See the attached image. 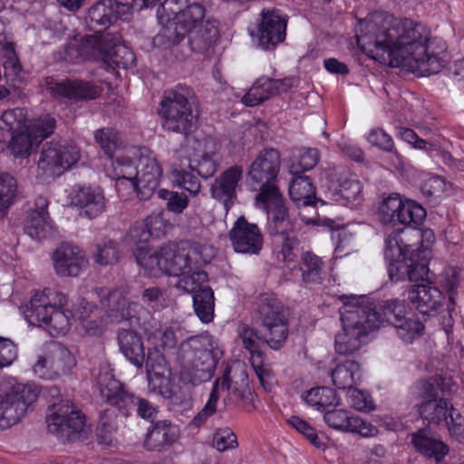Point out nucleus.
I'll return each instance as SVG.
<instances>
[{
  "label": "nucleus",
  "mask_w": 464,
  "mask_h": 464,
  "mask_svg": "<svg viewBox=\"0 0 464 464\" xmlns=\"http://www.w3.org/2000/svg\"><path fill=\"white\" fill-rule=\"evenodd\" d=\"M430 34L408 18L375 14L360 23L358 45L391 67H401L421 76L438 73L443 62L430 51Z\"/></svg>",
  "instance_id": "1"
},
{
  "label": "nucleus",
  "mask_w": 464,
  "mask_h": 464,
  "mask_svg": "<svg viewBox=\"0 0 464 464\" xmlns=\"http://www.w3.org/2000/svg\"><path fill=\"white\" fill-rule=\"evenodd\" d=\"M280 153L275 149L262 150L253 161L248 170L249 178L262 184L256 195V204L266 212L272 220L273 231H285L289 227L288 210L284 198L274 181L279 173Z\"/></svg>",
  "instance_id": "2"
},
{
  "label": "nucleus",
  "mask_w": 464,
  "mask_h": 464,
  "mask_svg": "<svg viewBox=\"0 0 464 464\" xmlns=\"http://www.w3.org/2000/svg\"><path fill=\"white\" fill-rule=\"evenodd\" d=\"M67 295L53 289L36 292L30 299L24 316L30 324L44 327L52 336L65 334L71 326L72 313L64 306Z\"/></svg>",
  "instance_id": "3"
},
{
  "label": "nucleus",
  "mask_w": 464,
  "mask_h": 464,
  "mask_svg": "<svg viewBox=\"0 0 464 464\" xmlns=\"http://www.w3.org/2000/svg\"><path fill=\"white\" fill-rule=\"evenodd\" d=\"M212 351V339L208 334L186 336L180 342L176 360L183 383L197 386L211 379L216 368Z\"/></svg>",
  "instance_id": "4"
},
{
  "label": "nucleus",
  "mask_w": 464,
  "mask_h": 464,
  "mask_svg": "<svg viewBox=\"0 0 464 464\" xmlns=\"http://www.w3.org/2000/svg\"><path fill=\"white\" fill-rule=\"evenodd\" d=\"M193 90L186 85H177L164 92L158 109L163 130L188 136L198 124V111L194 108Z\"/></svg>",
  "instance_id": "5"
},
{
  "label": "nucleus",
  "mask_w": 464,
  "mask_h": 464,
  "mask_svg": "<svg viewBox=\"0 0 464 464\" xmlns=\"http://www.w3.org/2000/svg\"><path fill=\"white\" fill-rule=\"evenodd\" d=\"M342 331L335 335L334 349L338 354L352 355L366 343L368 334L375 330V324L360 306L357 296L342 295Z\"/></svg>",
  "instance_id": "6"
},
{
  "label": "nucleus",
  "mask_w": 464,
  "mask_h": 464,
  "mask_svg": "<svg viewBox=\"0 0 464 464\" xmlns=\"http://www.w3.org/2000/svg\"><path fill=\"white\" fill-rule=\"evenodd\" d=\"M342 331L335 335L334 349L338 354L352 355L366 343L368 334L375 330V324L360 306L357 296L342 295Z\"/></svg>",
  "instance_id": "7"
},
{
  "label": "nucleus",
  "mask_w": 464,
  "mask_h": 464,
  "mask_svg": "<svg viewBox=\"0 0 464 464\" xmlns=\"http://www.w3.org/2000/svg\"><path fill=\"white\" fill-rule=\"evenodd\" d=\"M342 331L335 335L334 349L338 354L352 355L366 343L368 334L375 330V324L360 306L357 296L342 295Z\"/></svg>",
  "instance_id": "8"
},
{
  "label": "nucleus",
  "mask_w": 464,
  "mask_h": 464,
  "mask_svg": "<svg viewBox=\"0 0 464 464\" xmlns=\"http://www.w3.org/2000/svg\"><path fill=\"white\" fill-rule=\"evenodd\" d=\"M44 390L50 400L46 415L49 432L63 441L74 440L83 430L85 416L70 400L62 399L57 386L45 387Z\"/></svg>",
  "instance_id": "9"
},
{
  "label": "nucleus",
  "mask_w": 464,
  "mask_h": 464,
  "mask_svg": "<svg viewBox=\"0 0 464 464\" xmlns=\"http://www.w3.org/2000/svg\"><path fill=\"white\" fill-rule=\"evenodd\" d=\"M96 386L103 401L116 406L123 414H128L135 409L139 416L143 419H151L156 413L155 407L147 400L135 397L127 392L122 383L114 378L110 366L102 363L96 375Z\"/></svg>",
  "instance_id": "10"
},
{
  "label": "nucleus",
  "mask_w": 464,
  "mask_h": 464,
  "mask_svg": "<svg viewBox=\"0 0 464 464\" xmlns=\"http://www.w3.org/2000/svg\"><path fill=\"white\" fill-rule=\"evenodd\" d=\"M248 385V374L244 363L237 362L227 367L222 377L218 378L213 384L208 400L203 409L194 417L192 422L200 426L217 411V404L222 392H227L225 403L236 401L244 398V392Z\"/></svg>",
  "instance_id": "11"
},
{
  "label": "nucleus",
  "mask_w": 464,
  "mask_h": 464,
  "mask_svg": "<svg viewBox=\"0 0 464 464\" xmlns=\"http://www.w3.org/2000/svg\"><path fill=\"white\" fill-rule=\"evenodd\" d=\"M256 312L272 349H280L288 336V321L282 302L273 293L261 294L256 302Z\"/></svg>",
  "instance_id": "12"
},
{
  "label": "nucleus",
  "mask_w": 464,
  "mask_h": 464,
  "mask_svg": "<svg viewBox=\"0 0 464 464\" xmlns=\"http://www.w3.org/2000/svg\"><path fill=\"white\" fill-rule=\"evenodd\" d=\"M139 250L136 256L137 262L151 274L160 271L169 276H179L188 269L193 268L188 243L166 245L153 253L143 254L142 246Z\"/></svg>",
  "instance_id": "13"
},
{
  "label": "nucleus",
  "mask_w": 464,
  "mask_h": 464,
  "mask_svg": "<svg viewBox=\"0 0 464 464\" xmlns=\"http://www.w3.org/2000/svg\"><path fill=\"white\" fill-rule=\"evenodd\" d=\"M80 160L79 148L66 140H52L44 144L37 168L46 177H57L70 169Z\"/></svg>",
  "instance_id": "14"
},
{
  "label": "nucleus",
  "mask_w": 464,
  "mask_h": 464,
  "mask_svg": "<svg viewBox=\"0 0 464 464\" xmlns=\"http://www.w3.org/2000/svg\"><path fill=\"white\" fill-rule=\"evenodd\" d=\"M288 16L276 8H264L259 14L256 31L253 34L257 45L266 51L274 50L285 42Z\"/></svg>",
  "instance_id": "15"
},
{
  "label": "nucleus",
  "mask_w": 464,
  "mask_h": 464,
  "mask_svg": "<svg viewBox=\"0 0 464 464\" xmlns=\"http://www.w3.org/2000/svg\"><path fill=\"white\" fill-rule=\"evenodd\" d=\"M36 398V392L30 386L12 384L5 393L0 395V427L8 428L15 424Z\"/></svg>",
  "instance_id": "16"
},
{
  "label": "nucleus",
  "mask_w": 464,
  "mask_h": 464,
  "mask_svg": "<svg viewBox=\"0 0 464 464\" xmlns=\"http://www.w3.org/2000/svg\"><path fill=\"white\" fill-rule=\"evenodd\" d=\"M92 295L100 298L111 322L130 321V324H140L141 318L148 314L139 303L128 302L120 290L96 288Z\"/></svg>",
  "instance_id": "17"
},
{
  "label": "nucleus",
  "mask_w": 464,
  "mask_h": 464,
  "mask_svg": "<svg viewBox=\"0 0 464 464\" xmlns=\"http://www.w3.org/2000/svg\"><path fill=\"white\" fill-rule=\"evenodd\" d=\"M419 412L429 423L446 425L450 434L458 440L463 436L464 417L448 400H427L420 405Z\"/></svg>",
  "instance_id": "18"
},
{
  "label": "nucleus",
  "mask_w": 464,
  "mask_h": 464,
  "mask_svg": "<svg viewBox=\"0 0 464 464\" xmlns=\"http://www.w3.org/2000/svg\"><path fill=\"white\" fill-rule=\"evenodd\" d=\"M162 169L153 152L144 150L138 160V172L132 188L141 200L150 199L159 187Z\"/></svg>",
  "instance_id": "19"
},
{
  "label": "nucleus",
  "mask_w": 464,
  "mask_h": 464,
  "mask_svg": "<svg viewBox=\"0 0 464 464\" xmlns=\"http://www.w3.org/2000/svg\"><path fill=\"white\" fill-rule=\"evenodd\" d=\"M70 205L79 216L90 219L99 217L106 208V198L99 187L75 185L69 195Z\"/></svg>",
  "instance_id": "20"
},
{
  "label": "nucleus",
  "mask_w": 464,
  "mask_h": 464,
  "mask_svg": "<svg viewBox=\"0 0 464 464\" xmlns=\"http://www.w3.org/2000/svg\"><path fill=\"white\" fill-rule=\"evenodd\" d=\"M229 238L237 253L257 255L263 247V235L259 227L249 223L245 217L237 218L229 232Z\"/></svg>",
  "instance_id": "21"
},
{
  "label": "nucleus",
  "mask_w": 464,
  "mask_h": 464,
  "mask_svg": "<svg viewBox=\"0 0 464 464\" xmlns=\"http://www.w3.org/2000/svg\"><path fill=\"white\" fill-rule=\"evenodd\" d=\"M47 90L53 95L66 98L70 101L80 102L97 99L102 92V88L92 82L82 80H64L61 82L53 79L46 82Z\"/></svg>",
  "instance_id": "22"
},
{
  "label": "nucleus",
  "mask_w": 464,
  "mask_h": 464,
  "mask_svg": "<svg viewBox=\"0 0 464 464\" xmlns=\"http://www.w3.org/2000/svg\"><path fill=\"white\" fill-rule=\"evenodd\" d=\"M360 306L369 315V319L375 324V330L390 324L394 326L396 320L405 316V305L403 301L397 298L382 301L378 306L369 303L364 295L357 297Z\"/></svg>",
  "instance_id": "23"
},
{
  "label": "nucleus",
  "mask_w": 464,
  "mask_h": 464,
  "mask_svg": "<svg viewBox=\"0 0 464 464\" xmlns=\"http://www.w3.org/2000/svg\"><path fill=\"white\" fill-rule=\"evenodd\" d=\"M111 34L86 35L81 40L68 44L65 57L72 63L93 59L102 60L105 53V45L111 41Z\"/></svg>",
  "instance_id": "24"
},
{
  "label": "nucleus",
  "mask_w": 464,
  "mask_h": 464,
  "mask_svg": "<svg viewBox=\"0 0 464 464\" xmlns=\"http://www.w3.org/2000/svg\"><path fill=\"white\" fill-rule=\"evenodd\" d=\"M243 177V169L232 166L223 171L211 184V197L223 204L226 211L235 204L237 196V188Z\"/></svg>",
  "instance_id": "25"
},
{
  "label": "nucleus",
  "mask_w": 464,
  "mask_h": 464,
  "mask_svg": "<svg viewBox=\"0 0 464 464\" xmlns=\"http://www.w3.org/2000/svg\"><path fill=\"white\" fill-rule=\"evenodd\" d=\"M324 420L333 429L358 433L362 437H373L378 433V429L374 425L345 410L327 411Z\"/></svg>",
  "instance_id": "26"
},
{
  "label": "nucleus",
  "mask_w": 464,
  "mask_h": 464,
  "mask_svg": "<svg viewBox=\"0 0 464 464\" xmlns=\"http://www.w3.org/2000/svg\"><path fill=\"white\" fill-rule=\"evenodd\" d=\"M53 261L60 276H77L87 265L83 251L69 244H61L57 247Z\"/></svg>",
  "instance_id": "27"
},
{
  "label": "nucleus",
  "mask_w": 464,
  "mask_h": 464,
  "mask_svg": "<svg viewBox=\"0 0 464 464\" xmlns=\"http://www.w3.org/2000/svg\"><path fill=\"white\" fill-rule=\"evenodd\" d=\"M179 438V429L169 420H159L148 429L143 442L144 448L150 451L169 450Z\"/></svg>",
  "instance_id": "28"
},
{
  "label": "nucleus",
  "mask_w": 464,
  "mask_h": 464,
  "mask_svg": "<svg viewBox=\"0 0 464 464\" xmlns=\"http://www.w3.org/2000/svg\"><path fill=\"white\" fill-rule=\"evenodd\" d=\"M440 290L430 285H412L407 290V300L423 314L436 311L442 304Z\"/></svg>",
  "instance_id": "29"
},
{
  "label": "nucleus",
  "mask_w": 464,
  "mask_h": 464,
  "mask_svg": "<svg viewBox=\"0 0 464 464\" xmlns=\"http://www.w3.org/2000/svg\"><path fill=\"white\" fill-rule=\"evenodd\" d=\"M334 181L335 200L343 205L359 204L362 198V186L355 175L343 170Z\"/></svg>",
  "instance_id": "30"
},
{
  "label": "nucleus",
  "mask_w": 464,
  "mask_h": 464,
  "mask_svg": "<svg viewBox=\"0 0 464 464\" xmlns=\"http://www.w3.org/2000/svg\"><path fill=\"white\" fill-rule=\"evenodd\" d=\"M187 331L179 322L160 324L152 332L148 333V341L155 349L169 352L177 348L179 341L185 338Z\"/></svg>",
  "instance_id": "31"
},
{
  "label": "nucleus",
  "mask_w": 464,
  "mask_h": 464,
  "mask_svg": "<svg viewBox=\"0 0 464 464\" xmlns=\"http://www.w3.org/2000/svg\"><path fill=\"white\" fill-rule=\"evenodd\" d=\"M121 352L135 366L141 367L144 359V346L141 337L133 330L121 329L118 333Z\"/></svg>",
  "instance_id": "32"
},
{
  "label": "nucleus",
  "mask_w": 464,
  "mask_h": 464,
  "mask_svg": "<svg viewBox=\"0 0 464 464\" xmlns=\"http://www.w3.org/2000/svg\"><path fill=\"white\" fill-rule=\"evenodd\" d=\"M299 270L304 284H322L326 276L323 259L310 250L301 253Z\"/></svg>",
  "instance_id": "33"
},
{
  "label": "nucleus",
  "mask_w": 464,
  "mask_h": 464,
  "mask_svg": "<svg viewBox=\"0 0 464 464\" xmlns=\"http://www.w3.org/2000/svg\"><path fill=\"white\" fill-rule=\"evenodd\" d=\"M292 176L289 186L290 198L298 207L311 208V210L315 213L313 206L315 200V188L309 177L303 174Z\"/></svg>",
  "instance_id": "34"
},
{
  "label": "nucleus",
  "mask_w": 464,
  "mask_h": 464,
  "mask_svg": "<svg viewBox=\"0 0 464 464\" xmlns=\"http://www.w3.org/2000/svg\"><path fill=\"white\" fill-rule=\"evenodd\" d=\"M439 283L449 295L447 311L450 320L446 326L451 327L450 321L458 314L456 307L459 304L457 289L460 284L459 269L456 266H449L445 268L439 276Z\"/></svg>",
  "instance_id": "35"
},
{
  "label": "nucleus",
  "mask_w": 464,
  "mask_h": 464,
  "mask_svg": "<svg viewBox=\"0 0 464 464\" xmlns=\"http://www.w3.org/2000/svg\"><path fill=\"white\" fill-rule=\"evenodd\" d=\"M188 43L191 50L196 53L207 51L218 39V29L215 22L206 21L188 30Z\"/></svg>",
  "instance_id": "36"
},
{
  "label": "nucleus",
  "mask_w": 464,
  "mask_h": 464,
  "mask_svg": "<svg viewBox=\"0 0 464 464\" xmlns=\"http://www.w3.org/2000/svg\"><path fill=\"white\" fill-rule=\"evenodd\" d=\"M111 41L105 45V53L102 61L109 66L128 68L135 63L133 52L125 44L118 42V37L111 35Z\"/></svg>",
  "instance_id": "37"
},
{
  "label": "nucleus",
  "mask_w": 464,
  "mask_h": 464,
  "mask_svg": "<svg viewBox=\"0 0 464 464\" xmlns=\"http://www.w3.org/2000/svg\"><path fill=\"white\" fill-rule=\"evenodd\" d=\"M411 442L414 448L421 454L441 460L449 451L448 446L439 440L429 436L428 431L420 430L411 435Z\"/></svg>",
  "instance_id": "38"
},
{
  "label": "nucleus",
  "mask_w": 464,
  "mask_h": 464,
  "mask_svg": "<svg viewBox=\"0 0 464 464\" xmlns=\"http://www.w3.org/2000/svg\"><path fill=\"white\" fill-rule=\"evenodd\" d=\"M360 364L354 360H346L338 363L332 371L334 384L343 390H349L361 381Z\"/></svg>",
  "instance_id": "39"
},
{
  "label": "nucleus",
  "mask_w": 464,
  "mask_h": 464,
  "mask_svg": "<svg viewBox=\"0 0 464 464\" xmlns=\"http://www.w3.org/2000/svg\"><path fill=\"white\" fill-rule=\"evenodd\" d=\"M385 257L393 259L395 257H407L411 252L418 250L413 248L416 244H411L407 229H396L388 235L385 240Z\"/></svg>",
  "instance_id": "40"
},
{
  "label": "nucleus",
  "mask_w": 464,
  "mask_h": 464,
  "mask_svg": "<svg viewBox=\"0 0 464 464\" xmlns=\"http://www.w3.org/2000/svg\"><path fill=\"white\" fill-rule=\"evenodd\" d=\"M89 26L94 31L109 27L114 21L112 0H100L92 5L88 12Z\"/></svg>",
  "instance_id": "41"
},
{
  "label": "nucleus",
  "mask_w": 464,
  "mask_h": 464,
  "mask_svg": "<svg viewBox=\"0 0 464 464\" xmlns=\"http://www.w3.org/2000/svg\"><path fill=\"white\" fill-rule=\"evenodd\" d=\"M268 218V231L271 235H278L281 239V250L280 254L282 256V259L285 263L290 264L295 261L297 256L299 241L295 234H293L295 230V225L291 221L288 217V220L290 223L289 227H286L285 231H273L272 229V220L270 217L267 215Z\"/></svg>",
  "instance_id": "42"
},
{
  "label": "nucleus",
  "mask_w": 464,
  "mask_h": 464,
  "mask_svg": "<svg viewBox=\"0 0 464 464\" xmlns=\"http://www.w3.org/2000/svg\"><path fill=\"white\" fill-rule=\"evenodd\" d=\"M112 170L109 168L106 169L107 175L116 180L117 186L123 185L128 182L132 188L133 181H136L138 172V162L134 165L132 161L124 157L118 158L116 161L110 158Z\"/></svg>",
  "instance_id": "43"
},
{
  "label": "nucleus",
  "mask_w": 464,
  "mask_h": 464,
  "mask_svg": "<svg viewBox=\"0 0 464 464\" xmlns=\"http://www.w3.org/2000/svg\"><path fill=\"white\" fill-rule=\"evenodd\" d=\"M303 398L309 406L321 411L328 407L338 406L340 403L336 392L329 387L312 388L303 395Z\"/></svg>",
  "instance_id": "44"
},
{
  "label": "nucleus",
  "mask_w": 464,
  "mask_h": 464,
  "mask_svg": "<svg viewBox=\"0 0 464 464\" xmlns=\"http://www.w3.org/2000/svg\"><path fill=\"white\" fill-rule=\"evenodd\" d=\"M319 160V151L314 148H300L293 151L289 172L292 175L303 174L312 169Z\"/></svg>",
  "instance_id": "45"
},
{
  "label": "nucleus",
  "mask_w": 464,
  "mask_h": 464,
  "mask_svg": "<svg viewBox=\"0 0 464 464\" xmlns=\"http://www.w3.org/2000/svg\"><path fill=\"white\" fill-rule=\"evenodd\" d=\"M193 307L197 316L204 324L213 321L215 297L211 287H203L193 295Z\"/></svg>",
  "instance_id": "46"
},
{
  "label": "nucleus",
  "mask_w": 464,
  "mask_h": 464,
  "mask_svg": "<svg viewBox=\"0 0 464 464\" xmlns=\"http://www.w3.org/2000/svg\"><path fill=\"white\" fill-rule=\"evenodd\" d=\"M50 368L54 374L67 373L76 364L73 354L61 343H53L49 349Z\"/></svg>",
  "instance_id": "47"
},
{
  "label": "nucleus",
  "mask_w": 464,
  "mask_h": 464,
  "mask_svg": "<svg viewBox=\"0 0 464 464\" xmlns=\"http://www.w3.org/2000/svg\"><path fill=\"white\" fill-rule=\"evenodd\" d=\"M272 84L271 78L265 76L258 78L242 97V103L248 107H254L268 100L275 95Z\"/></svg>",
  "instance_id": "48"
},
{
  "label": "nucleus",
  "mask_w": 464,
  "mask_h": 464,
  "mask_svg": "<svg viewBox=\"0 0 464 464\" xmlns=\"http://www.w3.org/2000/svg\"><path fill=\"white\" fill-rule=\"evenodd\" d=\"M403 201L404 198L397 193L384 197L378 208L380 221L382 224L397 225Z\"/></svg>",
  "instance_id": "49"
},
{
  "label": "nucleus",
  "mask_w": 464,
  "mask_h": 464,
  "mask_svg": "<svg viewBox=\"0 0 464 464\" xmlns=\"http://www.w3.org/2000/svg\"><path fill=\"white\" fill-rule=\"evenodd\" d=\"M38 143L40 140L34 139L28 130H24L13 134L7 148L14 158L25 159L32 154L34 147Z\"/></svg>",
  "instance_id": "50"
},
{
  "label": "nucleus",
  "mask_w": 464,
  "mask_h": 464,
  "mask_svg": "<svg viewBox=\"0 0 464 464\" xmlns=\"http://www.w3.org/2000/svg\"><path fill=\"white\" fill-rule=\"evenodd\" d=\"M177 277L179 279L175 286L184 293L194 295L196 292L199 291V289H203V287H209L205 285L208 281V274L196 267L188 269L184 274Z\"/></svg>",
  "instance_id": "51"
},
{
  "label": "nucleus",
  "mask_w": 464,
  "mask_h": 464,
  "mask_svg": "<svg viewBox=\"0 0 464 464\" xmlns=\"http://www.w3.org/2000/svg\"><path fill=\"white\" fill-rule=\"evenodd\" d=\"M166 25L154 37V44L168 48L178 44L186 35L187 31L178 21L165 20Z\"/></svg>",
  "instance_id": "52"
},
{
  "label": "nucleus",
  "mask_w": 464,
  "mask_h": 464,
  "mask_svg": "<svg viewBox=\"0 0 464 464\" xmlns=\"http://www.w3.org/2000/svg\"><path fill=\"white\" fill-rule=\"evenodd\" d=\"M27 115L23 108L7 110L0 116V130L7 133H16L26 129Z\"/></svg>",
  "instance_id": "53"
},
{
  "label": "nucleus",
  "mask_w": 464,
  "mask_h": 464,
  "mask_svg": "<svg viewBox=\"0 0 464 464\" xmlns=\"http://www.w3.org/2000/svg\"><path fill=\"white\" fill-rule=\"evenodd\" d=\"M215 156L214 152H204L200 155H195L188 160V169L196 171L198 176L206 179L213 177L218 167Z\"/></svg>",
  "instance_id": "54"
},
{
  "label": "nucleus",
  "mask_w": 464,
  "mask_h": 464,
  "mask_svg": "<svg viewBox=\"0 0 464 464\" xmlns=\"http://www.w3.org/2000/svg\"><path fill=\"white\" fill-rule=\"evenodd\" d=\"M51 228L50 217L42 216L38 212H31L24 223L25 234L34 240L46 237Z\"/></svg>",
  "instance_id": "55"
},
{
  "label": "nucleus",
  "mask_w": 464,
  "mask_h": 464,
  "mask_svg": "<svg viewBox=\"0 0 464 464\" xmlns=\"http://www.w3.org/2000/svg\"><path fill=\"white\" fill-rule=\"evenodd\" d=\"M17 194L16 179L6 172H0V218L6 214V209L13 204Z\"/></svg>",
  "instance_id": "56"
},
{
  "label": "nucleus",
  "mask_w": 464,
  "mask_h": 464,
  "mask_svg": "<svg viewBox=\"0 0 464 464\" xmlns=\"http://www.w3.org/2000/svg\"><path fill=\"white\" fill-rule=\"evenodd\" d=\"M411 252L405 260H409L411 264L407 265V275L411 281H418L423 279L428 274L426 249H420Z\"/></svg>",
  "instance_id": "57"
},
{
  "label": "nucleus",
  "mask_w": 464,
  "mask_h": 464,
  "mask_svg": "<svg viewBox=\"0 0 464 464\" xmlns=\"http://www.w3.org/2000/svg\"><path fill=\"white\" fill-rule=\"evenodd\" d=\"M398 224L417 227L426 218V210L417 202L404 198Z\"/></svg>",
  "instance_id": "58"
},
{
  "label": "nucleus",
  "mask_w": 464,
  "mask_h": 464,
  "mask_svg": "<svg viewBox=\"0 0 464 464\" xmlns=\"http://www.w3.org/2000/svg\"><path fill=\"white\" fill-rule=\"evenodd\" d=\"M192 172L191 170L175 168L171 171V177L178 187L188 191L190 196L197 197L201 191V183Z\"/></svg>",
  "instance_id": "59"
},
{
  "label": "nucleus",
  "mask_w": 464,
  "mask_h": 464,
  "mask_svg": "<svg viewBox=\"0 0 464 464\" xmlns=\"http://www.w3.org/2000/svg\"><path fill=\"white\" fill-rule=\"evenodd\" d=\"M94 140L110 158H112L113 153L121 146V140L119 133L111 128L97 130L94 132Z\"/></svg>",
  "instance_id": "60"
},
{
  "label": "nucleus",
  "mask_w": 464,
  "mask_h": 464,
  "mask_svg": "<svg viewBox=\"0 0 464 464\" xmlns=\"http://www.w3.org/2000/svg\"><path fill=\"white\" fill-rule=\"evenodd\" d=\"M92 257L100 266L112 265L120 257L118 245L112 240H102L95 246Z\"/></svg>",
  "instance_id": "61"
},
{
  "label": "nucleus",
  "mask_w": 464,
  "mask_h": 464,
  "mask_svg": "<svg viewBox=\"0 0 464 464\" xmlns=\"http://www.w3.org/2000/svg\"><path fill=\"white\" fill-rule=\"evenodd\" d=\"M393 326L396 329L397 335L405 343H411L421 335L424 330L422 323L417 319L402 317L396 320Z\"/></svg>",
  "instance_id": "62"
},
{
  "label": "nucleus",
  "mask_w": 464,
  "mask_h": 464,
  "mask_svg": "<svg viewBox=\"0 0 464 464\" xmlns=\"http://www.w3.org/2000/svg\"><path fill=\"white\" fill-rule=\"evenodd\" d=\"M237 333L244 348L249 352L250 356L256 353L264 354L260 348L266 343V339L264 340L256 329L242 324L238 326Z\"/></svg>",
  "instance_id": "63"
},
{
  "label": "nucleus",
  "mask_w": 464,
  "mask_h": 464,
  "mask_svg": "<svg viewBox=\"0 0 464 464\" xmlns=\"http://www.w3.org/2000/svg\"><path fill=\"white\" fill-rule=\"evenodd\" d=\"M56 128V121L50 114H44L34 120L28 131L40 141L53 133Z\"/></svg>",
  "instance_id": "64"
}]
</instances>
